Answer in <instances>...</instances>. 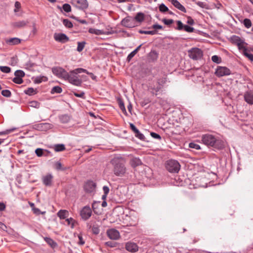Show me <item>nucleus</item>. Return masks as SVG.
Returning a JSON list of instances; mask_svg holds the SVG:
<instances>
[{
    "label": "nucleus",
    "instance_id": "nucleus-6",
    "mask_svg": "<svg viewBox=\"0 0 253 253\" xmlns=\"http://www.w3.org/2000/svg\"><path fill=\"white\" fill-rule=\"evenodd\" d=\"M67 78H66V80H68L71 84L76 86H81L82 83V81L81 79L79 78V77L73 74L70 73L69 74L68 73L67 74Z\"/></svg>",
    "mask_w": 253,
    "mask_h": 253
},
{
    "label": "nucleus",
    "instance_id": "nucleus-11",
    "mask_svg": "<svg viewBox=\"0 0 253 253\" xmlns=\"http://www.w3.org/2000/svg\"><path fill=\"white\" fill-rule=\"evenodd\" d=\"M92 214V211L89 206H85L81 211L80 215L84 220L88 219Z\"/></svg>",
    "mask_w": 253,
    "mask_h": 253
},
{
    "label": "nucleus",
    "instance_id": "nucleus-22",
    "mask_svg": "<svg viewBox=\"0 0 253 253\" xmlns=\"http://www.w3.org/2000/svg\"><path fill=\"white\" fill-rule=\"evenodd\" d=\"M59 118L61 123L66 124L69 122L71 117L68 115L64 114L59 116Z\"/></svg>",
    "mask_w": 253,
    "mask_h": 253
},
{
    "label": "nucleus",
    "instance_id": "nucleus-25",
    "mask_svg": "<svg viewBox=\"0 0 253 253\" xmlns=\"http://www.w3.org/2000/svg\"><path fill=\"white\" fill-rule=\"evenodd\" d=\"M44 240L52 248H54L57 246V243L50 238L45 237Z\"/></svg>",
    "mask_w": 253,
    "mask_h": 253
},
{
    "label": "nucleus",
    "instance_id": "nucleus-8",
    "mask_svg": "<svg viewBox=\"0 0 253 253\" xmlns=\"http://www.w3.org/2000/svg\"><path fill=\"white\" fill-rule=\"evenodd\" d=\"M189 56L193 60H198L203 56V52L198 48H193L188 51Z\"/></svg>",
    "mask_w": 253,
    "mask_h": 253
},
{
    "label": "nucleus",
    "instance_id": "nucleus-59",
    "mask_svg": "<svg viewBox=\"0 0 253 253\" xmlns=\"http://www.w3.org/2000/svg\"><path fill=\"white\" fill-rule=\"evenodd\" d=\"M135 136L141 140H144L145 139L144 135L140 131L138 132V133L136 134Z\"/></svg>",
    "mask_w": 253,
    "mask_h": 253
},
{
    "label": "nucleus",
    "instance_id": "nucleus-9",
    "mask_svg": "<svg viewBox=\"0 0 253 253\" xmlns=\"http://www.w3.org/2000/svg\"><path fill=\"white\" fill-rule=\"evenodd\" d=\"M53 126L52 124L47 123H40L33 125V128L39 131H46L52 128Z\"/></svg>",
    "mask_w": 253,
    "mask_h": 253
},
{
    "label": "nucleus",
    "instance_id": "nucleus-56",
    "mask_svg": "<svg viewBox=\"0 0 253 253\" xmlns=\"http://www.w3.org/2000/svg\"><path fill=\"white\" fill-rule=\"evenodd\" d=\"M162 21L165 25H170L173 23L174 21L172 19H167L165 18L163 19Z\"/></svg>",
    "mask_w": 253,
    "mask_h": 253
},
{
    "label": "nucleus",
    "instance_id": "nucleus-46",
    "mask_svg": "<svg viewBox=\"0 0 253 253\" xmlns=\"http://www.w3.org/2000/svg\"><path fill=\"white\" fill-rule=\"evenodd\" d=\"M185 31L188 32V33H192L194 31V28L190 27L188 25H185L184 26L183 29Z\"/></svg>",
    "mask_w": 253,
    "mask_h": 253
},
{
    "label": "nucleus",
    "instance_id": "nucleus-2",
    "mask_svg": "<svg viewBox=\"0 0 253 253\" xmlns=\"http://www.w3.org/2000/svg\"><path fill=\"white\" fill-rule=\"evenodd\" d=\"M202 141L204 144L208 146H211L219 150L223 149L224 147L223 141L216 138L214 136L210 134L203 135L202 136Z\"/></svg>",
    "mask_w": 253,
    "mask_h": 253
},
{
    "label": "nucleus",
    "instance_id": "nucleus-18",
    "mask_svg": "<svg viewBox=\"0 0 253 253\" xmlns=\"http://www.w3.org/2000/svg\"><path fill=\"white\" fill-rule=\"evenodd\" d=\"M138 246L136 244L132 242L126 243V249L127 251L134 253L138 251Z\"/></svg>",
    "mask_w": 253,
    "mask_h": 253
},
{
    "label": "nucleus",
    "instance_id": "nucleus-33",
    "mask_svg": "<svg viewBox=\"0 0 253 253\" xmlns=\"http://www.w3.org/2000/svg\"><path fill=\"white\" fill-rule=\"evenodd\" d=\"M138 32L141 34H148L151 35H155L157 33V32L156 30L152 31H144L142 30H139Z\"/></svg>",
    "mask_w": 253,
    "mask_h": 253
},
{
    "label": "nucleus",
    "instance_id": "nucleus-51",
    "mask_svg": "<svg viewBox=\"0 0 253 253\" xmlns=\"http://www.w3.org/2000/svg\"><path fill=\"white\" fill-rule=\"evenodd\" d=\"M92 232L95 235H97L99 233L100 229L98 226L93 225L92 227Z\"/></svg>",
    "mask_w": 253,
    "mask_h": 253
},
{
    "label": "nucleus",
    "instance_id": "nucleus-32",
    "mask_svg": "<svg viewBox=\"0 0 253 253\" xmlns=\"http://www.w3.org/2000/svg\"><path fill=\"white\" fill-rule=\"evenodd\" d=\"M81 73H87V70L86 69H84L83 68H79L76 69L74 70L70 71V73H73L76 75H77L78 74Z\"/></svg>",
    "mask_w": 253,
    "mask_h": 253
},
{
    "label": "nucleus",
    "instance_id": "nucleus-41",
    "mask_svg": "<svg viewBox=\"0 0 253 253\" xmlns=\"http://www.w3.org/2000/svg\"><path fill=\"white\" fill-rule=\"evenodd\" d=\"M159 10L164 13L169 11V8L164 3H162L159 5Z\"/></svg>",
    "mask_w": 253,
    "mask_h": 253
},
{
    "label": "nucleus",
    "instance_id": "nucleus-5",
    "mask_svg": "<svg viewBox=\"0 0 253 253\" xmlns=\"http://www.w3.org/2000/svg\"><path fill=\"white\" fill-rule=\"evenodd\" d=\"M52 73L58 78L64 80L67 78L68 72L63 68L60 67H54L52 68Z\"/></svg>",
    "mask_w": 253,
    "mask_h": 253
},
{
    "label": "nucleus",
    "instance_id": "nucleus-64",
    "mask_svg": "<svg viewBox=\"0 0 253 253\" xmlns=\"http://www.w3.org/2000/svg\"><path fill=\"white\" fill-rule=\"evenodd\" d=\"M66 222H67L68 225H70L72 224V228H73L74 224H73V221L74 219L72 218H68L66 220Z\"/></svg>",
    "mask_w": 253,
    "mask_h": 253
},
{
    "label": "nucleus",
    "instance_id": "nucleus-52",
    "mask_svg": "<svg viewBox=\"0 0 253 253\" xmlns=\"http://www.w3.org/2000/svg\"><path fill=\"white\" fill-rule=\"evenodd\" d=\"M137 53L136 50H133L131 52H130L127 57V60L128 61H130V60L135 56V55Z\"/></svg>",
    "mask_w": 253,
    "mask_h": 253
},
{
    "label": "nucleus",
    "instance_id": "nucleus-1",
    "mask_svg": "<svg viewBox=\"0 0 253 253\" xmlns=\"http://www.w3.org/2000/svg\"><path fill=\"white\" fill-rule=\"evenodd\" d=\"M112 166V171L114 175L118 177H124L127 174L125 162L122 157H115L110 161Z\"/></svg>",
    "mask_w": 253,
    "mask_h": 253
},
{
    "label": "nucleus",
    "instance_id": "nucleus-28",
    "mask_svg": "<svg viewBox=\"0 0 253 253\" xmlns=\"http://www.w3.org/2000/svg\"><path fill=\"white\" fill-rule=\"evenodd\" d=\"M133 19L134 21H136L138 22H142L144 20V14L142 12H138Z\"/></svg>",
    "mask_w": 253,
    "mask_h": 253
},
{
    "label": "nucleus",
    "instance_id": "nucleus-26",
    "mask_svg": "<svg viewBox=\"0 0 253 253\" xmlns=\"http://www.w3.org/2000/svg\"><path fill=\"white\" fill-rule=\"evenodd\" d=\"M69 214V212L66 210H60L58 213L57 215L60 219H65L66 218Z\"/></svg>",
    "mask_w": 253,
    "mask_h": 253
},
{
    "label": "nucleus",
    "instance_id": "nucleus-15",
    "mask_svg": "<svg viewBox=\"0 0 253 253\" xmlns=\"http://www.w3.org/2000/svg\"><path fill=\"white\" fill-rule=\"evenodd\" d=\"M122 25L129 28H131L134 27L135 26V21L133 18L127 17L124 19L121 22Z\"/></svg>",
    "mask_w": 253,
    "mask_h": 253
},
{
    "label": "nucleus",
    "instance_id": "nucleus-62",
    "mask_svg": "<svg viewBox=\"0 0 253 253\" xmlns=\"http://www.w3.org/2000/svg\"><path fill=\"white\" fill-rule=\"evenodd\" d=\"M74 94L76 97L84 98V93L83 91L80 92V93L74 92Z\"/></svg>",
    "mask_w": 253,
    "mask_h": 253
},
{
    "label": "nucleus",
    "instance_id": "nucleus-37",
    "mask_svg": "<svg viewBox=\"0 0 253 253\" xmlns=\"http://www.w3.org/2000/svg\"><path fill=\"white\" fill-rule=\"evenodd\" d=\"M63 25L67 28H71L73 25L72 22L68 19H63Z\"/></svg>",
    "mask_w": 253,
    "mask_h": 253
},
{
    "label": "nucleus",
    "instance_id": "nucleus-24",
    "mask_svg": "<svg viewBox=\"0 0 253 253\" xmlns=\"http://www.w3.org/2000/svg\"><path fill=\"white\" fill-rule=\"evenodd\" d=\"M100 204V202L94 201L92 204V210L96 214H99L100 213V211L98 209Z\"/></svg>",
    "mask_w": 253,
    "mask_h": 253
},
{
    "label": "nucleus",
    "instance_id": "nucleus-50",
    "mask_svg": "<svg viewBox=\"0 0 253 253\" xmlns=\"http://www.w3.org/2000/svg\"><path fill=\"white\" fill-rule=\"evenodd\" d=\"M12 81L17 84H21L23 83V80L22 78L15 77L12 79Z\"/></svg>",
    "mask_w": 253,
    "mask_h": 253
},
{
    "label": "nucleus",
    "instance_id": "nucleus-34",
    "mask_svg": "<svg viewBox=\"0 0 253 253\" xmlns=\"http://www.w3.org/2000/svg\"><path fill=\"white\" fill-rule=\"evenodd\" d=\"M158 54L155 50H152L149 54V57L153 61L157 60L158 58Z\"/></svg>",
    "mask_w": 253,
    "mask_h": 253
},
{
    "label": "nucleus",
    "instance_id": "nucleus-36",
    "mask_svg": "<svg viewBox=\"0 0 253 253\" xmlns=\"http://www.w3.org/2000/svg\"><path fill=\"white\" fill-rule=\"evenodd\" d=\"M85 44L86 42L84 41L82 42H78L77 50L78 52H81L84 49Z\"/></svg>",
    "mask_w": 253,
    "mask_h": 253
},
{
    "label": "nucleus",
    "instance_id": "nucleus-31",
    "mask_svg": "<svg viewBox=\"0 0 253 253\" xmlns=\"http://www.w3.org/2000/svg\"><path fill=\"white\" fill-rule=\"evenodd\" d=\"M66 149L65 146L64 144H56L54 146V150L56 152L63 151Z\"/></svg>",
    "mask_w": 253,
    "mask_h": 253
},
{
    "label": "nucleus",
    "instance_id": "nucleus-47",
    "mask_svg": "<svg viewBox=\"0 0 253 253\" xmlns=\"http://www.w3.org/2000/svg\"><path fill=\"white\" fill-rule=\"evenodd\" d=\"M63 9L66 12H69L71 11V7L70 4L65 3L63 5Z\"/></svg>",
    "mask_w": 253,
    "mask_h": 253
},
{
    "label": "nucleus",
    "instance_id": "nucleus-35",
    "mask_svg": "<svg viewBox=\"0 0 253 253\" xmlns=\"http://www.w3.org/2000/svg\"><path fill=\"white\" fill-rule=\"evenodd\" d=\"M161 87L160 86H158L156 87H150L149 89L150 90L151 93L153 95H157V92L160 90Z\"/></svg>",
    "mask_w": 253,
    "mask_h": 253
},
{
    "label": "nucleus",
    "instance_id": "nucleus-44",
    "mask_svg": "<svg viewBox=\"0 0 253 253\" xmlns=\"http://www.w3.org/2000/svg\"><path fill=\"white\" fill-rule=\"evenodd\" d=\"M0 70L3 73H8L10 72L11 69L7 66H0Z\"/></svg>",
    "mask_w": 253,
    "mask_h": 253
},
{
    "label": "nucleus",
    "instance_id": "nucleus-40",
    "mask_svg": "<svg viewBox=\"0 0 253 253\" xmlns=\"http://www.w3.org/2000/svg\"><path fill=\"white\" fill-rule=\"evenodd\" d=\"M25 74L24 72L20 70H16L14 73V75L15 76V77L21 78L24 77L25 76Z\"/></svg>",
    "mask_w": 253,
    "mask_h": 253
},
{
    "label": "nucleus",
    "instance_id": "nucleus-61",
    "mask_svg": "<svg viewBox=\"0 0 253 253\" xmlns=\"http://www.w3.org/2000/svg\"><path fill=\"white\" fill-rule=\"evenodd\" d=\"M72 18L75 19L76 20L79 21L80 23L83 24H87V22L85 20H80L79 19V18L76 17L75 16H72L71 17Z\"/></svg>",
    "mask_w": 253,
    "mask_h": 253
},
{
    "label": "nucleus",
    "instance_id": "nucleus-23",
    "mask_svg": "<svg viewBox=\"0 0 253 253\" xmlns=\"http://www.w3.org/2000/svg\"><path fill=\"white\" fill-rule=\"evenodd\" d=\"M48 80L47 77L44 76H40L36 77L34 80V82L36 84H40L42 82H46Z\"/></svg>",
    "mask_w": 253,
    "mask_h": 253
},
{
    "label": "nucleus",
    "instance_id": "nucleus-12",
    "mask_svg": "<svg viewBox=\"0 0 253 253\" xmlns=\"http://www.w3.org/2000/svg\"><path fill=\"white\" fill-rule=\"evenodd\" d=\"M71 3L77 8L85 9L88 7L86 0H71Z\"/></svg>",
    "mask_w": 253,
    "mask_h": 253
},
{
    "label": "nucleus",
    "instance_id": "nucleus-20",
    "mask_svg": "<svg viewBox=\"0 0 253 253\" xmlns=\"http://www.w3.org/2000/svg\"><path fill=\"white\" fill-rule=\"evenodd\" d=\"M171 2L176 8L180 11L183 12H186L185 8L177 0H171Z\"/></svg>",
    "mask_w": 253,
    "mask_h": 253
},
{
    "label": "nucleus",
    "instance_id": "nucleus-60",
    "mask_svg": "<svg viewBox=\"0 0 253 253\" xmlns=\"http://www.w3.org/2000/svg\"><path fill=\"white\" fill-rule=\"evenodd\" d=\"M15 129V128H11V129H7L3 131H1V132H0V135H2V134H7L13 131Z\"/></svg>",
    "mask_w": 253,
    "mask_h": 253
},
{
    "label": "nucleus",
    "instance_id": "nucleus-58",
    "mask_svg": "<svg viewBox=\"0 0 253 253\" xmlns=\"http://www.w3.org/2000/svg\"><path fill=\"white\" fill-rule=\"evenodd\" d=\"M150 135L153 138H154L155 139H159V140L161 139V136L159 134H158L155 132H151L150 133Z\"/></svg>",
    "mask_w": 253,
    "mask_h": 253
},
{
    "label": "nucleus",
    "instance_id": "nucleus-3",
    "mask_svg": "<svg viewBox=\"0 0 253 253\" xmlns=\"http://www.w3.org/2000/svg\"><path fill=\"white\" fill-rule=\"evenodd\" d=\"M178 162L175 160H169L166 163V168L169 172L177 173L180 169Z\"/></svg>",
    "mask_w": 253,
    "mask_h": 253
},
{
    "label": "nucleus",
    "instance_id": "nucleus-7",
    "mask_svg": "<svg viewBox=\"0 0 253 253\" xmlns=\"http://www.w3.org/2000/svg\"><path fill=\"white\" fill-rule=\"evenodd\" d=\"M231 73L230 70L227 67L219 66L217 67L215 72V75L218 77L228 76Z\"/></svg>",
    "mask_w": 253,
    "mask_h": 253
},
{
    "label": "nucleus",
    "instance_id": "nucleus-54",
    "mask_svg": "<svg viewBox=\"0 0 253 253\" xmlns=\"http://www.w3.org/2000/svg\"><path fill=\"white\" fill-rule=\"evenodd\" d=\"M35 153L38 157H41L43 155V150L41 148H37L35 151Z\"/></svg>",
    "mask_w": 253,
    "mask_h": 253
},
{
    "label": "nucleus",
    "instance_id": "nucleus-45",
    "mask_svg": "<svg viewBox=\"0 0 253 253\" xmlns=\"http://www.w3.org/2000/svg\"><path fill=\"white\" fill-rule=\"evenodd\" d=\"M54 168L57 170H65V169L62 168V164L60 162H57L56 163H55Z\"/></svg>",
    "mask_w": 253,
    "mask_h": 253
},
{
    "label": "nucleus",
    "instance_id": "nucleus-39",
    "mask_svg": "<svg viewBox=\"0 0 253 253\" xmlns=\"http://www.w3.org/2000/svg\"><path fill=\"white\" fill-rule=\"evenodd\" d=\"M24 92L29 95H32L36 93V90L32 87H29L24 91Z\"/></svg>",
    "mask_w": 253,
    "mask_h": 253
},
{
    "label": "nucleus",
    "instance_id": "nucleus-17",
    "mask_svg": "<svg viewBox=\"0 0 253 253\" xmlns=\"http://www.w3.org/2000/svg\"><path fill=\"white\" fill-rule=\"evenodd\" d=\"M53 176L51 174H48L42 177V181L44 185L46 186H50L52 184Z\"/></svg>",
    "mask_w": 253,
    "mask_h": 253
},
{
    "label": "nucleus",
    "instance_id": "nucleus-19",
    "mask_svg": "<svg viewBox=\"0 0 253 253\" xmlns=\"http://www.w3.org/2000/svg\"><path fill=\"white\" fill-rule=\"evenodd\" d=\"M129 165L132 168H135L138 166L142 165V163L139 158L133 157L130 159L129 161Z\"/></svg>",
    "mask_w": 253,
    "mask_h": 253
},
{
    "label": "nucleus",
    "instance_id": "nucleus-4",
    "mask_svg": "<svg viewBox=\"0 0 253 253\" xmlns=\"http://www.w3.org/2000/svg\"><path fill=\"white\" fill-rule=\"evenodd\" d=\"M229 41L232 44L237 45L239 50H242L245 47V44H247L243 39L236 35L231 36Z\"/></svg>",
    "mask_w": 253,
    "mask_h": 253
},
{
    "label": "nucleus",
    "instance_id": "nucleus-42",
    "mask_svg": "<svg viewBox=\"0 0 253 253\" xmlns=\"http://www.w3.org/2000/svg\"><path fill=\"white\" fill-rule=\"evenodd\" d=\"M1 93L2 95L6 97H10L11 96V93L9 90H2Z\"/></svg>",
    "mask_w": 253,
    "mask_h": 253
},
{
    "label": "nucleus",
    "instance_id": "nucleus-55",
    "mask_svg": "<svg viewBox=\"0 0 253 253\" xmlns=\"http://www.w3.org/2000/svg\"><path fill=\"white\" fill-rule=\"evenodd\" d=\"M177 24V27L176 28V29L181 31L184 28V25L183 23L179 20L176 21Z\"/></svg>",
    "mask_w": 253,
    "mask_h": 253
},
{
    "label": "nucleus",
    "instance_id": "nucleus-14",
    "mask_svg": "<svg viewBox=\"0 0 253 253\" xmlns=\"http://www.w3.org/2000/svg\"><path fill=\"white\" fill-rule=\"evenodd\" d=\"M108 237L112 240H116L120 237V232L116 229L112 228L107 231Z\"/></svg>",
    "mask_w": 253,
    "mask_h": 253
},
{
    "label": "nucleus",
    "instance_id": "nucleus-13",
    "mask_svg": "<svg viewBox=\"0 0 253 253\" xmlns=\"http://www.w3.org/2000/svg\"><path fill=\"white\" fill-rule=\"evenodd\" d=\"M96 184L93 181L88 180L85 182L84 185V189L87 193H92L95 190Z\"/></svg>",
    "mask_w": 253,
    "mask_h": 253
},
{
    "label": "nucleus",
    "instance_id": "nucleus-10",
    "mask_svg": "<svg viewBox=\"0 0 253 253\" xmlns=\"http://www.w3.org/2000/svg\"><path fill=\"white\" fill-rule=\"evenodd\" d=\"M53 38L55 41L62 43H66L69 41V37L63 33H55L53 35Z\"/></svg>",
    "mask_w": 253,
    "mask_h": 253
},
{
    "label": "nucleus",
    "instance_id": "nucleus-16",
    "mask_svg": "<svg viewBox=\"0 0 253 253\" xmlns=\"http://www.w3.org/2000/svg\"><path fill=\"white\" fill-rule=\"evenodd\" d=\"M244 99L248 104H253V90H250L245 93Z\"/></svg>",
    "mask_w": 253,
    "mask_h": 253
},
{
    "label": "nucleus",
    "instance_id": "nucleus-21",
    "mask_svg": "<svg viewBox=\"0 0 253 253\" xmlns=\"http://www.w3.org/2000/svg\"><path fill=\"white\" fill-rule=\"evenodd\" d=\"M28 22L24 20L16 21L12 23V25L13 27L16 28H21L25 27Z\"/></svg>",
    "mask_w": 253,
    "mask_h": 253
},
{
    "label": "nucleus",
    "instance_id": "nucleus-49",
    "mask_svg": "<svg viewBox=\"0 0 253 253\" xmlns=\"http://www.w3.org/2000/svg\"><path fill=\"white\" fill-rule=\"evenodd\" d=\"M211 60L216 63H220L221 61V58L217 55H213L211 57Z\"/></svg>",
    "mask_w": 253,
    "mask_h": 253
},
{
    "label": "nucleus",
    "instance_id": "nucleus-43",
    "mask_svg": "<svg viewBox=\"0 0 253 253\" xmlns=\"http://www.w3.org/2000/svg\"><path fill=\"white\" fill-rule=\"evenodd\" d=\"M243 23L245 26L247 28H250L252 26L251 20L248 18H246L244 20Z\"/></svg>",
    "mask_w": 253,
    "mask_h": 253
},
{
    "label": "nucleus",
    "instance_id": "nucleus-27",
    "mask_svg": "<svg viewBox=\"0 0 253 253\" xmlns=\"http://www.w3.org/2000/svg\"><path fill=\"white\" fill-rule=\"evenodd\" d=\"M242 50L243 51V54L246 57H247L251 61H253V54L248 52L247 48L246 46L243 48Z\"/></svg>",
    "mask_w": 253,
    "mask_h": 253
},
{
    "label": "nucleus",
    "instance_id": "nucleus-29",
    "mask_svg": "<svg viewBox=\"0 0 253 253\" xmlns=\"http://www.w3.org/2000/svg\"><path fill=\"white\" fill-rule=\"evenodd\" d=\"M7 42L11 45H16L21 42V40L17 38H13L9 39Z\"/></svg>",
    "mask_w": 253,
    "mask_h": 253
},
{
    "label": "nucleus",
    "instance_id": "nucleus-63",
    "mask_svg": "<svg viewBox=\"0 0 253 253\" xmlns=\"http://www.w3.org/2000/svg\"><path fill=\"white\" fill-rule=\"evenodd\" d=\"M78 238H79V241L78 242V244L80 245H83L84 244V241L83 238V237L81 235V234H79L78 235Z\"/></svg>",
    "mask_w": 253,
    "mask_h": 253
},
{
    "label": "nucleus",
    "instance_id": "nucleus-48",
    "mask_svg": "<svg viewBox=\"0 0 253 253\" xmlns=\"http://www.w3.org/2000/svg\"><path fill=\"white\" fill-rule=\"evenodd\" d=\"M189 147L191 148H194L196 150H199L201 149L200 145L194 142L190 143L189 144Z\"/></svg>",
    "mask_w": 253,
    "mask_h": 253
},
{
    "label": "nucleus",
    "instance_id": "nucleus-53",
    "mask_svg": "<svg viewBox=\"0 0 253 253\" xmlns=\"http://www.w3.org/2000/svg\"><path fill=\"white\" fill-rule=\"evenodd\" d=\"M33 212L36 215H40V214H44L45 211L42 212L38 208L34 207L33 209Z\"/></svg>",
    "mask_w": 253,
    "mask_h": 253
},
{
    "label": "nucleus",
    "instance_id": "nucleus-30",
    "mask_svg": "<svg viewBox=\"0 0 253 253\" xmlns=\"http://www.w3.org/2000/svg\"><path fill=\"white\" fill-rule=\"evenodd\" d=\"M118 103H119V107H120V109L122 111L123 113L126 116L127 115V112H126V110L125 104H124V103L122 99H118Z\"/></svg>",
    "mask_w": 253,
    "mask_h": 253
},
{
    "label": "nucleus",
    "instance_id": "nucleus-38",
    "mask_svg": "<svg viewBox=\"0 0 253 253\" xmlns=\"http://www.w3.org/2000/svg\"><path fill=\"white\" fill-rule=\"evenodd\" d=\"M62 89L61 87L59 86H54L51 90V93L52 94L53 93H60L61 92H62Z\"/></svg>",
    "mask_w": 253,
    "mask_h": 253
},
{
    "label": "nucleus",
    "instance_id": "nucleus-57",
    "mask_svg": "<svg viewBox=\"0 0 253 253\" xmlns=\"http://www.w3.org/2000/svg\"><path fill=\"white\" fill-rule=\"evenodd\" d=\"M89 32L90 33H94L96 35H100V34H103V33H102L100 30H95V29H90L89 30Z\"/></svg>",
    "mask_w": 253,
    "mask_h": 253
}]
</instances>
